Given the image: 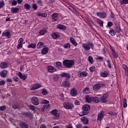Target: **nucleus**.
Returning a JSON list of instances; mask_svg holds the SVG:
<instances>
[{
    "instance_id": "nucleus-1",
    "label": "nucleus",
    "mask_w": 128,
    "mask_h": 128,
    "mask_svg": "<svg viewBox=\"0 0 128 128\" xmlns=\"http://www.w3.org/2000/svg\"><path fill=\"white\" fill-rule=\"evenodd\" d=\"M82 47L86 50H90V48H94V44L92 42L91 43H84L82 44Z\"/></svg>"
},
{
    "instance_id": "nucleus-2",
    "label": "nucleus",
    "mask_w": 128,
    "mask_h": 128,
    "mask_svg": "<svg viewBox=\"0 0 128 128\" xmlns=\"http://www.w3.org/2000/svg\"><path fill=\"white\" fill-rule=\"evenodd\" d=\"M83 111L82 112V116H86L88 114V110H90V106L88 104H85L82 106Z\"/></svg>"
},
{
    "instance_id": "nucleus-3",
    "label": "nucleus",
    "mask_w": 128,
    "mask_h": 128,
    "mask_svg": "<svg viewBox=\"0 0 128 128\" xmlns=\"http://www.w3.org/2000/svg\"><path fill=\"white\" fill-rule=\"evenodd\" d=\"M56 68H59L60 70H64V68H72V64H57L56 66Z\"/></svg>"
},
{
    "instance_id": "nucleus-4",
    "label": "nucleus",
    "mask_w": 128,
    "mask_h": 128,
    "mask_svg": "<svg viewBox=\"0 0 128 128\" xmlns=\"http://www.w3.org/2000/svg\"><path fill=\"white\" fill-rule=\"evenodd\" d=\"M64 106L66 110H72L74 104L70 102H66L64 104Z\"/></svg>"
},
{
    "instance_id": "nucleus-5",
    "label": "nucleus",
    "mask_w": 128,
    "mask_h": 128,
    "mask_svg": "<svg viewBox=\"0 0 128 128\" xmlns=\"http://www.w3.org/2000/svg\"><path fill=\"white\" fill-rule=\"evenodd\" d=\"M54 120H58L60 118V114L58 112V110H54L51 112Z\"/></svg>"
},
{
    "instance_id": "nucleus-6",
    "label": "nucleus",
    "mask_w": 128,
    "mask_h": 128,
    "mask_svg": "<svg viewBox=\"0 0 128 128\" xmlns=\"http://www.w3.org/2000/svg\"><path fill=\"white\" fill-rule=\"evenodd\" d=\"M32 102L34 106H38L39 102H38V98L36 96H33L32 97Z\"/></svg>"
},
{
    "instance_id": "nucleus-7",
    "label": "nucleus",
    "mask_w": 128,
    "mask_h": 128,
    "mask_svg": "<svg viewBox=\"0 0 128 128\" xmlns=\"http://www.w3.org/2000/svg\"><path fill=\"white\" fill-rule=\"evenodd\" d=\"M102 86H104V84H96L93 86L94 90L96 92H98V90H100Z\"/></svg>"
},
{
    "instance_id": "nucleus-8",
    "label": "nucleus",
    "mask_w": 128,
    "mask_h": 128,
    "mask_svg": "<svg viewBox=\"0 0 128 128\" xmlns=\"http://www.w3.org/2000/svg\"><path fill=\"white\" fill-rule=\"evenodd\" d=\"M96 14L98 16H99L101 18H106V12H98Z\"/></svg>"
},
{
    "instance_id": "nucleus-9",
    "label": "nucleus",
    "mask_w": 128,
    "mask_h": 128,
    "mask_svg": "<svg viewBox=\"0 0 128 128\" xmlns=\"http://www.w3.org/2000/svg\"><path fill=\"white\" fill-rule=\"evenodd\" d=\"M74 60H66L63 61V64H74Z\"/></svg>"
},
{
    "instance_id": "nucleus-10",
    "label": "nucleus",
    "mask_w": 128,
    "mask_h": 128,
    "mask_svg": "<svg viewBox=\"0 0 128 128\" xmlns=\"http://www.w3.org/2000/svg\"><path fill=\"white\" fill-rule=\"evenodd\" d=\"M62 78H66L67 80H68V78H70V75L68 73H66L65 72H62L60 74Z\"/></svg>"
},
{
    "instance_id": "nucleus-11",
    "label": "nucleus",
    "mask_w": 128,
    "mask_h": 128,
    "mask_svg": "<svg viewBox=\"0 0 128 128\" xmlns=\"http://www.w3.org/2000/svg\"><path fill=\"white\" fill-rule=\"evenodd\" d=\"M80 120L84 124H88V118L84 116L82 117Z\"/></svg>"
},
{
    "instance_id": "nucleus-12",
    "label": "nucleus",
    "mask_w": 128,
    "mask_h": 128,
    "mask_svg": "<svg viewBox=\"0 0 128 128\" xmlns=\"http://www.w3.org/2000/svg\"><path fill=\"white\" fill-rule=\"evenodd\" d=\"M78 94V91L76 90V89L73 88L70 90V95L72 96H76Z\"/></svg>"
},
{
    "instance_id": "nucleus-13",
    "label": "nucleus",
    "mask_w": 128,
    "mask_h": 128,
    "mask_svg": "<svg viewBox=\"0 0 128 128\" xmlns=\"http://www.w3.org/2000/svg\"><path fill=\"white\" fill-rule=\"evenodd\" d=\"M42 88V84H36L33 86L31 88V90H38V88Z\"/></svg>"
},
{
    "instance_id": "nucleus-14",
    "label": "nucleus",
    "mask_w": 128,
    "mask_h": 128,
    "mask_svg": "<svg viewBox=\"0 0 128 128\" xmlns=\"http://www.w3.org/2000/svg\"><path fill=\"white\" fill-rule=\"evenodd\" d=\"M47 70H48V72H56V69L55 68L52 66H48V68H47Z\"/></svg>"
},
{
    "instance_id": "nucleus-15",
    "label": "nucleus",
    "mask_w": 128,
    "mask_h": 128,
    "mask_svg": "<svg viewBox=\"0 0 128 128\" xmlns=\"http://www.w3.org/2000/svg\"><path fill=\"white\" fill-rule=\"evenodd\" d=\"M85 100L86 102L90 104L92 102V97H90V96L86 95L85 96Z\"/></svg>"
},
{
    "instance_id": "nucleus-16",
    "label": "nucleus",
    "mask_w": 128,
    "mask_h": 128,
    "mask_svg": "<svg viewBox=\"0 0 128 128\" xmlns=\"http://www.w3.org/2000/svg\"><path fill=\"white\" fill-rule=\"evenodd\" d=\"M18 74L22 80H26V74H22L20 72H18Z\"/></svg>"
},
{
    "instance_id": "nucleus-17",
    "label": "nucleus",
    "mask_w": 128,
    "mask_h": 128,
    "mask_svg": "<svg viewBox=\"0 0 128 128\" xmlns=\"http://www.w3.org/2000/svg\"><path fill=\"white\" fill-rule=\"evenodd\" d=\"M52 18L54 20V22H56L58 20V13H54L52 15Z\"/></svg>"
},
{
    "instance_id": "nucleus-18",
    "label": "nucleus",
    "mask_w": 128,
    "mask_h": 128,
    "mask_svg": "<svg viewBox=\"0 0 128 128\" xmlns=\"http://www.w3.org/2000/svg\"><path fill=\"white\" fill-rule=\"evenodd\" d=\"M7 74L8 71L6 70H4L0 72V76L2 78H6Z\"/></svg>"
},
{
    "instance_id": "nucleus-19",
    "label": "nucleus",
    "mask_w": 128,
    "mask_h": 128,
    "mask_svg": "<svg viewBox=\"0 0 128 128\" xmlns=\"http://www.w3.org/2000/svg\"><path fill=\"white\" fill-rule=\"evenodd\" d=\"M20 126L22 128H28V125L24 122H22L20 123Z\"/></svg>"
},
{
    "instance_id": "nucleus-20",
    "label": "nucleus",
    "mask_w": 128,
    "mask_h": 128,
    "mask_svg": "<svg viewBox=\"0 0 128 128\" xmlns=\"http://www.w3.org/2000/svg\"><path fill=\"white\" fill-rule=\"evenodd\" d=\"M78 76L80 78H82V76H86L88 73L86 72H78Z\"/></svg>"
},
{
    "instance_id": "nucleus-21",
    "label": "nucleus",
    "mask_w": 128,
    "mask_h": 128,
    "mask_svg": "<svg viewBox=\"0 0 128 128\" xmlns=\"http://www.w3.org/2000/svg\"><path fill=\"white\" fill-rule=\"evenodd\" d=\"M92 102H96V104H98V102H100V98L96 96L92 97Z\"/></svg>"
},
{
    "instance_id": "nucleus-22",
    "label": "nucleus",
    "mask_w": 128,
    "mask_h": 128,
    "mask_svg": "<svg viewBox=\"0 0 128 128\" xmlns=\"http://www.w3.org/2000/svg\"><path fill=\"white\" fill-rule=\"evenodd\" d=\"M62 86H65L66 88H70V82H68V81H64L62 83Z\"/></svg>"
},
{
    "instance_id": "nucleus-23",
    "label": "nucleus",
    "mask_w": 128,
    "mask_h": 128,
    "mask_svg": "<svg viewBox=\"0 0 128 128\" xmlns=\"http://www.w3.org/2000/svg\"><path fill=\"white\" fill-rule=\"evenodd\" d=\"M19 11H20V8H11V12H12V14H18V12Z\"/></svg>"
},
{
    "instance_id": "nucleus-24",
    "label": "nucleus",
    "mask_w": 128,
    "mask_h": 128,
    "mask_svg": "<svg viewBox=\"0 0 128 128\" xmlns=\"http://www.w3.org/2000/svg\"><path fill=\"white\" fill-rule=\"evenodd\" d=\"M123 68H124L125 70V76H128V66H126V64H124L123 65Z\"/></svg>"
},
{
    "instance_id": "nucleus-25",
    "label": "nucleus",
    "mask_w": 128,
    "mask_h": 128,
    "mask_svg": "<svg viewBox=\"0 0 128 128\" xmlns=\"http://www.w3.org/2000/svg\"><path fill=\"white\" fill-rule=\"evenodd\" d=\"M70 42L75 46H76L78 44V43H76V40H74V38L72 37L70 38Z\"/></svg>"
},
{
    "instance_id": "nucleus-26",
    "label": "nucleus",
    "mask_w": 128,
    "mask_h": 128,
    "mask_svg": "<svg viewBox=\"0 0 128 128\" xmlns=\"http://www.w3.org/2000/svg\"><path fill=\"white\" fill-rule=\"evenodd\" d=\"M60 34H56V32H54L52 34V38H54V40H56V38H60Z\"/></svg>"
},
{
    "instance_id": "nucleus-27",
    "label": "nucleus",
    "mask_w": 128,
    "mask_h": 128,
    "mask_svg": "<svg viewBox=\"0 0 128 128\" xmlns=\"http://www.w3.org/2000/svg\"><path fill=\"white\" fill-rule=\"evenodd\" d=\"M48 52V48H44L42 50V54H46Z\"/></svg>"
},
{
    "instance_id": "nucleus-28",
    "label": "nucleus",
    "mask_w": 128,
    "mask_h": 128,
    "mask_svg": "<svg viewBox=\"0 0 128 128\" xmlns=\"http://www.w3.org/2000/svg\"><path fill=\"white\" fill-rule=\"evenodd\" d=\"M100 76L102 78H106L108 76V73L106 71H104V72H102L100 73Z\"/></svg>"
},
{
    "instance_id": "nucleus-29",
    "label": "nucleus",
    "mask_w": 128,
    "mask_h": 128,
    "mask_svg": "<svg viewBox=\"0 0 128 128\" xmlns=\"http://www.w3.org/2000/svg\"><path fill=\"white\" fill-rule=\"evenodd\" d=\"M102 118H104V113H102V112H100L98 114V120H102Z\"/></svg>"
},
{
    "instance_id": "nucleus-30",
    "label": "nucleus",
    "mask_w": 128,
    "mask_h": 128,
    "mask_svg": "<svg viewBox=\"0 0 128 128\" xmlns=\"http://www.w3.org/2000/svg\"><path fill=\"white\" fill-rule=\"evenodd\" d=\"M44 42H39L37 44V48H44Z\"/></svg>"
},
{
    "instance_id": "nucleus-31",
    "label": "nucleus",
    "mask_w": 128,
    "mask_h": 128,
    "mask_svg": "<svg viewBox=\"0 0 128 128\" xmlns=\"http://www.w3.org/2000/svg\"><path fill=\"white\" fill-rule=\"evenodd\" d=\"M59 30H66V28L64 25H62L60 24H59L57 26Z\"/></svg>"
},
{
    "instance_id": "nucleus-32",
    "label": "nucleus",
    "mask_w": 128,
    "mask_h": 128,
    "mask_svg": "<svg viewBox=\"0 0 128 128\" xmlns=\"http://www.w3.org/2000/svg\"><path fill=\"white\" fill-rule=\"evenodd\" d=\"M36 46V44H30L28 45V48H34Z\"/></svg>"
},
{
    "instance_id": "nucleus-33",
    "label": "nucleus",
    "mask_w": 128,
    "mask_h": 128,
    "mask_svg": "<svg viewBox=\"0 0 128 128\" xmlns=\"http://www.w3.org/2000/svg\"><path fill=\"white\" fill-rule=\"evenodd\" d=\"M24 8L26 10H30V5L28 4H26L24 5Z\"/></svg>"
},
{
    "instance_id": "nucleus-34",
    "label": "nucleus",
    "mask_w": 128,
    "mask_h": 128,
    "mask_svg": "<svg viewBox=\"0 0 128 128\" xmlns=\"http://www.w3.org/2000/svg\"><path fill=\"white\" fill-rule=\"evenodd\" d=\"M112 54L115 58H118V54H116V52L114 49L112 50Z\"/></svg>"
},
{
    "instance_id": "nucleus-35",
    "label": "nucleus",
    "mask_w": 128,
    "mask_h": 128,
    "mask_svg": "<svg viewBox=\"0 0 128 128\" xmlns=\"http://www.w3.org/2000/svg\"><path fill=\"white\" fill-rule=\"evenodd\" d=\"M46 29L43 28L42 30H40V31L39 34L42 36V35L44 34H46Z\"/></svg>"
},
{
    "instance_id": "nucleus-36",
    "label": "nucleus",
    "mask_w": 128,
    "mask_h": 128,
    "mask_svg": "<svg viewBox=\"0 0 128 128\" xmlns=\"http://www.w3.org/2000/svg\"><path fill=\"white\" fill-rule=\"evenodd\" d=\"M38 6L36 4H32V8H33V10H38Z\"/></svg>"
},
{
    "instance_id": "nucleus-37",
    "label": "nucleus",
    "mask_w": 128,
    "mask_h": 128,
    "mask_svg": "<svg viewBox=\"0 0 128 128\" xmlns=\"http://www.w3.org/2000/svg\"><path fill=\"white\" fill-rule=\"evenodd\" d=\"M2 36H7L8 38H10V33L8 32L4 33V34Z\"/></svg>"
},
{
    "instance_id": "nucleus-38",
    "label": "nucleus",
    "mask_w": 128,
    "mask_h": 128,
    "mask_svg": "<svg viewBox=\"0 0 128 128\" xmlns=\"http://www.w3.org/2000/svg\"><path fill=\"white\" fill-rule=\"evenodd\" d=\"M109 33L110 34V36H116V32H114V30H110L109 32Z\"/></svg>"
},
{
    "instance_id": "nucleus-39",
    "label": "nucleus",
    "mask_w": 128,
    "mask_h": 128,
    "mask_svg": "<svg viewBox=\"0 0 128 128\" xmlns=\"http://www.w3.org/2000/svg\"><path fill=\"white\" fill-rule=\"evenodd\" d=\"M29 108L30 110H32L33 112H36V106L32 105H30L29 106Z\"/></svg>"
},
{
    "instance_id": "nucleus-40",
    "label": "nucleus",
    "mask_w": 128,
    "mask_h": 128,
    "mask_svg": "<svg viewBox=\"0 0 128 128\" xmlns=\"http://www.w3.org/2000/svg\"><path fill=\"white\" fill-rule=\"evenodd\" d=\"M42 94H44V96H46V94H48V90H46V89L44 88L42 90Z\"/></svg>"
},
{
    "instance_id": "nucleus-41",
    "label": "nucleus",
    "mask_w": 128,
    "mask_h": 128,
    "mask_svg": "<svg viewBox=\"0 0 128 128\" xmlns=\"http://www.w3.org/2000/svg\"><path fill=\"white\" fill-rule=\"evenodd\" d=\"M88 60L90 64H94V59L92 58V56H88Z\"/></svg>"
},
{
    "instance_id": "nucleus-42",
    "label": "nucleus",
    "mask_w": 128,
    "mask_h": 128,
    "mask_svg": "<svg viewBox=\"0 0 128 128\" xmlns=\"http://www.w3.org/2000/svg\"><path fill=\"white\" fill-rule=\"evenodd\" d=\"M97 22H98V24H99L101 26H104V22L100 20H98Z\"/></svg>"
},
{
    "instance_id": "nucleus-43",
    "label": "nucleus",
    "mask_w": 128,
    "mask_h": 128,
    "mask_svg": "<svg viewBox=\"0 0 128 128\" xmlns=\"http://www.w3.org/2000/svg\"><path fill=\"white\" fill-rule=\"evenodd\" d=\"M6 106H0V110L4 112V110H6Z\"/></svg>"
},
{
    "instance_id": "nucleus-44",
    "label": "nucleus",
    "mask_w": 128,
    "mask_h": 128,
    "mask_svg": "<svg viewBox=\"0 0 128 128\" xmlns=\"http://www.w3.org/2000/svg\"><path fill=\"white\" fill-rule=\"evenodd\" d=\"M108 114H110V116H118V114L116 113V112H108Z\"/></svg>"
},
{
    "instance_id": "nucleus-45",
    "label": "nucleus",
    "mask_w": 128,
    "mask_h": 128,
    "mask_svg": "<svg viewBox=\"0 0 128 128\" xmlns=\"http://www.w3.org/2000/svg\"><path fill=\"white\" fill-rule=\"evenodd\" d=\"M37 3L39 6H42L43 2L42 0H37Z\"/></svg>"
},
{
    "instance_id": "nucleus-46",
    "label": "nucleus",
    "mask_w": 128,
    "mask_h": 128,
    "mask_svg": "<svg viewBox=\"0 0 128 128\" xmlns=\"http://www.w3.org/2000/svg\"><path fill=\"white\" fill-rule=\"evenodd\" d=\"M64 48H70V44H66L64 46Z\"/></svg>"
},
{
    "instance_id": "nucleus-47",
    "label": "nucleus",
    "mask_w": 128,
    "mask_h": 128,
    "mask_svg": "<svg viewBox=\"0 0 128 128\" xmlns=\"http://www.w3.org/2000/svg\"><path fill=\"white\" fill-rule=\"evenodd\" d=\"M4 6V1H1L0 2V8H2Z\"/></svg>"
},
{
    "instance_id": "nucleus-48",
    "label": "nucleus",
    "mask_w": 128,
    "mask_h": 128,
    "mask_svg": "<svg viewBox=\"0 0 128 128\" xmlns=\"http://www.w3.org/2000/svg\"><path fill=\"white\" fill-rule=\"evenodd\" d=\"M16 4H18V2L16 0H14L12 1V6H16Z\"/></svg>"
},
{
    "instance_id": "nucleus-49",
    "label": "nucleus",
    "mask_w": 128,
    "mask_h": 128,
    "mask_svg": "<svg viewBox=\"0 0 128 128\" xmlns=\"http://www.w3.org/2000/svg\"><path fill=\"white\" fill-rule=\"evenodd\" d=\"M120 4H128V0H122V1L120 2Z\"/></svg>"
},
{
    "instance_id": "nucleus-50",
    "label": "nucleus",
    "mask_w": 128,
    "mask_h": 128,
    "mask_svg": "<svg viewBox=\"0 0 128 128\" xmlns=\"http://www.w3.org/2000/svg\"><path fill=\"white\" fill-rule=\"evenodd\" d=\"M94 70H96V68L94 67V66H92L90 68V70L91 72H92Z\"/></svg>"
},
{
    "instance_id": "nucleus-51",
    "label": "nucleus",
    "mask_w": 128,
    "mask_h": 128,
    "mask_svg": "<svg viewBox=\"0 0 128 128\" xmlns=\"http://www.w3.org/2000/svg\"><path fill=\"white\" fill-rule=\"evenodd\" d=\"M0 68H8V65L6 64H0Z\"/></svg>"
},
{
    "instance_id": "nucleus-52",
    "label": "nucleus",
    "mask_w": 128,
    "mask_h": 128,
    "mask_svg": "<svg viewBox=\"0 0 128 128\" xmlns=\"http://www.w3.org/2000/svg\"><path fill=\"white\" fill-rule=\"evenodd\" d=\"M18 108V104H14V105H12V108H14V110H16V108Z\"/></svg>"
},
{
    "instance_id": "nucleus-53",
    "label": "nucleus",
    "mask_w": 128,
    "mask_h": 128,
    "mask_svg": "<svg viewBox=\"0 0 128 128\" xmlns=\"http://www.w3.org/2000/svg\"><path fill=\"white\" fill-rule=\"evenodd\" d=\"M42 104H49L50 102L46 100H43L42 101Z\"/></svg>"
},
{
    "instance_id": "nucleus-54",
    "label": "nucleus",
    "mask_w": 128,
    "mask_h": 128,
    "mask_svg": "<svg viewBox=\"0 0 128 128\" xmlns=\"http://www.w3.org/2000/svg\"><path fill=\"white\" fill-rule=\"evenodd\" d=\"M115 30L116 32H120V28H119L118 27V26L116 27Z\"/></svg>"
},
{
    "instance_id": "nucleus-55",
    "label": "nucleus",
    "mask_w": 128,
    "mask_h": 128,
    "mask_svg": "<svg viewBox=\"0 0 128 128\" xmlns=\"http://www.w3.org/2000/svg\"><path fill=\"white\" fill-rule=\"evenodd\" d=\"M101 100L102 102L106 103V98H104V97H101Z\"/></svg>"
},
{
    "instance_id": "nucleus-56",
    "label": "nucleus",
    "mask_w": 128,
    "mask_h": 128,
    "mask_svg": "<svg viewBox=\"0 0 128 128\" xmlns=\"http://www.w3.org/2000/svg\"><path fill=\"white\" fill-rule=\"evenodd\" d=\"M54 80L56 82L58 80V75H54Z\"/></svg>"
},
{
    "instance_id": "nucleus-57",
    "label": "nucleus",
    "mask_w": 128,
    "mask_h": 128,
    "mask_svg": "<svg viewBox=\"0 0 128 128\" xmlns=\"http://www.w3.org/2000/svg\"><path fill=\"white\" fill-rule=\"evenodd\" d=\"M22 42H24V39L22 38H20L18 40V44H22Z\"/></svg>"
},
{
    "instance_id": "nucleus-58",
    "label": "nucleus",
    "mask_w": 128,
    "mask_h": 128,
    "mask_svg": "<svg viewBox=\"0 0 128 128\" xmlns=\"http://www.w3.org/2000/svg\"><path fill=\"white\" fill-rule=\"evenodd\" d=\"M90 90V88L88 87L85 88L82 90L83 94H84V92H87V90Z\"/></svg>"
},
{
    "instance_id": "nucleus-59",
    "label": "nucleus",
    "mask_w": 128,
    "mask_h": 128,
    "mask_svg": "<svg viewBox=\"0 0 128 128\" xmlns=\"http://www.w3.org/2000/svg\"><path fill=\"white\" fill-rule=\"evenodd\" d=\"M44 108H50V106L48 104H44Z\"/></svg>"
},
{
    "instance_id": "nucleus-60",
    "label": "nucleus",
    "mask_w": 128,
    "mask_h": 128,
    "mask_svg": "<svg viewBox=\"0 0 128 128\" xmlns=\"http://www.w3.org/2000/svg\"><path fill=\"white\" fill-rule=\"evenodd\" d=\"M17 48H18V50H20V48H22V44H20V43H18Z\"/></svg>"
},
{
    "instance_id": "nucleus-61",
    "label": "nucleus",
    "mask_w": 128,
    "mask_h": 128,
    "mask_svg": "<svg viewBox=\"0 0 128 128\" xmlns=\"http://www.w3.org/2000/svg\"><path fill=\"white\" fill-rule=\"evenodd\" d=\"M4 84H6V82L4 80H1L0 81V86H4Z\"/></svg>"
},
{
    "instance_id": "nucleus-62",
    "label": "nucleus",
    "mask_w": 128,
    "mask_h": 128,
    "mask_svg": "<svg viewBox=\"0 0 128 128\" xmlns=\"http://www.w3.org/2000/svg\"><path fill=\"white\" fill-rule=\"evenodd\" d=\"M108 94L106 93V94H104L102 97L106 99V98H108Z\"/></svg>"
},
{
    "instance_id": "nucleus-63",
    "label": "nucleus",
    "mask_w": 128,
    "mask_h": 128,
    "mask_svg": "<svg viewBox=\"0 0 128 128\" xmlns=\"http://www.w3.org/2000/svg\"><path fill=\"white\" fill-rule=\"evenodd\" d=\"M13 79L14 80V82H18V78L17 76H14L13 78Z\"/></svg>"
},
{
    "instance_id": "nucleus-64",
    "label": "nucleus",
    "mask_w": 128,
    "mask_h": 128,
    "mask_svg": "<svg viewBox=\"0 0 128 128\" xmlns=\"http://www.w3.org/2000/svg\"><path fill=\"white\" fill-rule=\"evenodd\" d=\"M112 26V22H108V26Z\"/></svg>"
}]
</instances>
